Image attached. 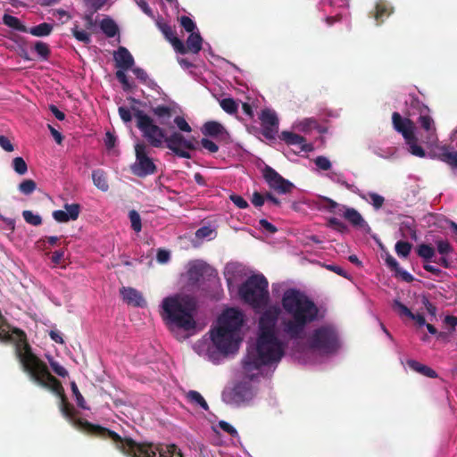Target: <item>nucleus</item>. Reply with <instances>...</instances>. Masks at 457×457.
<instances>
[{
    "instance_id": "nucleus-40",
    "label": "nucleus",
    "mask_w": 457,
    "mask_h": 457,
    "mask_svg": "<svg viewBox=\"0 0 457 457\" xmlns=\"http://www.w3.org/2000/svg\"><path fill=\"white\" fill-rule=\"evenodd\" d=\"M36 188L37 184L32 179H25L19 185V190L26 195L32 194Z\"/></svg>"
},
{
    "instance_id": "nucleus-6",
    "label": "nucleus",
    "mask_w": 457,
    "mask_h": 457,
    "mask_svg": "<svg viewBox=\"0 0 457 457\" xmlns=\"http://www.w3.org/2000/svg\"><path fill=\"white\" fill-rule=\"evenodd\" d=\"M80 424L95 433L96 436L103 439L112 440L116 447L128 457H157L158 445L152 443H137L132 438H122L116 432L102 427L92 424L89 421H80Z\"/></svg>"
},
{
    "instance_id": "nucleus-17",
    "label": "nucleus",
    "mask_w": 457,
    "mask_h": 457,
    "mask_svg": "<svg viewBox=\"0 0 457 457\" xmlns=\"http://www.w3.org/2000/svg\"><path fill=\"white\" fill-rule=\"evenodd\" d=\"M213 270L205 262L201 261H195L189 263L187 271L188 282L191 285H196L205 276H211Z\"/></svg>"
},
{
    "instance_id": "nucleus-41",
    "label": "nucleus",
    "mask_w": 457,
    "mask_h": 457,
    "mask_svg": "<svg viewBox=\"0 0 457 457\" xmlns=\"http://www.w3.org/2000/svg\"><path fill=\"white\" fill-rule=\"evenodd\" d=\"M22 216L25 221L30 225L39 226L42 224V218L38 214H34L31 211H23Z\"/></svg>"
},
{
    "instance_id": "nucleus-22",
    "label": "nucleus",
    "mask_w": 457,
    "mask_h": 457,
    "mask_svg": "<svg viewBox=\"0 0 457 457\" xmlns=\"http://www.w3.org/2000/svg\"><path fill=\"white\" fill-rule=\"evenodd\" d=\"M279 138L283 140L288 145H295L298 147L299 151H310L311 146L306 144L305 138L294 132L290 131H282Z\"/></svg>"
},
{
    "instance_id": "nucleus-64",
    "label": "nucleus",
    "mask_w": 457,
    "mask_h": 457,
    "mask_svg": "<svg viewBox=\"0 0 457 457\" xmlns=\"http://www.w3.org/2000/svg\"><path fill=\"white\" fill-rule=\"evenodd\" d=\"M421 302L422 304L425 306L427 312L435 317L436 314V307L432 303H430L428 298L425 295H423Z\"/></svg>"
},
{
    "instance_id": "nucleus-24",
    "label": "nucleus",
    "mask_w": 457,
    "mask_h": 457,
    "mask_svg": "<svg viewBox=\"0 0 457 457\" xmlns=\"http://www.w3.org/2000/svg\"><path fill=\"white\" fill-rule=\"evenodd\" d=\"M344 209L343 216L353 226L362 228L367 225L366 221L361 215V213L353 208L342 206Z\"/></svg>"
},
{
    "instance_id": "nucleus-13",
    "label": "nucleus",
    "mask_w": 457,
    "mask_h": 457,
    "mask_svg": "<svg viewBox=\"0 0 457 457\" xmlns=\"http://www.w3.org/2000/svg\"><path fill=\"white\" fill-rule=\"evenodd\" d=\"M262 177L268 186L278 194H287L292 191L294 185L284 179L278 171L269 165L262 169Z\"/></svg>"
},
{
    "instance_id": "nucleus-50",
    "label": "nucleus",
    "mask_w": 457,
    "mask_h": 457,
    "mask_svg": "<svg viewBox=\"0 0 457 457\" xmlns=\"http://www.w3.org/2000/svg\"><path fill=\"white\" fill-rule=\"evenodd\" d=\"M180 25L185 29L187 32L193 33L196 28L195 23L188 16H181L179 18Z\"/></svg>"
},
{
    "instance_id": "nucleus-46",
    "label": "nucleus",
    "mask_w": 457,
    "mask_h": 457,
    "mask_svg": "<svg viewBox=\"0 0 457 457\" xmlns=\"http://www.w3.org/2000/svg\"><path fill=\"white\" fill-rule=\"evenodd\" d=\"M107 0H84L85 6L92 12V13L96 12L100 10L105 4Z\"/></svg>"
},
{
    "instance_id": "nucleus-33",
    "label": "nucleus",
    "mask_w": 457,
    "mask_h": 457,
    "mask_svg": "<svg viewBox=\"0 0 457 457\" xmlns=\"http://www.w3.org/2000/svg\"><path fill=\"white\" fill-rule=\"evenodd\" d=\"M53 25L47 22L40 23L30 29H28V32L34 37H46L49 36L53 31Z\"/></svg>"
},
{
    "instance_id": "nucleus-45",
    "label": "nucleus",
    "mask_w": 457,
    "mask_h": 457,
    "mask_svg": "<svg viewBox=\"0 0 457 457\" xmlns=\"http://www.w3.org/2000/svg\"><path fill=\"white\" fill-rule=\"evenodd\" d=\"M71 32L77 40L87 45L91 42L90 35L84 30H79L77 25L71 29Z\"/></svg>"
},
{
    "instance_id": "nucleus-31",
    "label": "nucleus",
    "mask_w": 457,
    "mask_h": 457,
    "mask_svg": "<svg viewBox=\"0 0 457 457\" xmlns=\"http://www.w3.org/2000/svg\"><path fill=\"white\" fill-rule=\"evenodd\" d=\"M3 23L19 32H28V28L15 16L4 13L3 16Z\"/></svg>"
},
{
    "instance_id": "nucleus-4",
    "label": "nucleus",
    "mask_w": 457,
    "mask_h": 457,
    "mask_svg": "<svg viewBox=\"0 0 457 457\" xmlns=\"http://www.w3.org/2000/svg\"><path fill=\"white\" fill-rule=\"evenodd\" d=\"M217 322V328L211 331L213 345L224 354L237 352L241 342L239 332L244 323L242 312L234 308L227 309Z\"/></svg>"
},
{
    "instance_id": "nucleus-26",
    "label": "nucleus",
    "mask_w": 457,
    "mask_h": 457,
    "mask_svg": "<svg viewBox=\"0 0 457 457\" xmlns=\"http://www.w3.org/2000/svg\"><path fill=\"white\" fill-rule=\"evenodd\" d=\"M92 180L95 187L102 192L109 190L107 173L102 169H96L92 171Z\"/></svg>"
},
{
    "instance_id": "nucleus-61",
    "label": "nucleus",
    "mask_w": 457,
    "mask_h": 457,
    "mask_svg": "<svg viewBox=\"0 0 457 457\" xmlns=\"http://www.w3.org/2000/svg\"><path fill=\"white\" fill-rule=\"evenodd\" d=\"M266 200V195H263L259 192H254L252 196V204L255 207H261L264 204V202Z\"/></svg>"
},
{
    "instance_id": "nucleus-1",
    "label": "nucleus",
    "mask_w": 457,
    "mask_h": 457,
    "mask_svg": "<svg viewBox=\"0 0 457 457\" xmlns=\"http://www.w3.org/2000/svg\"><path fill=\"white\" fill-rule=\"evenodd\" d=\"M280 313L278 305H270L260 316L256 345L248 349L242 361L243 370L251 380L256 377L262 366L278 362L285 354L287 345L277 335Z\"/></svg>"
},
{
    "instance_id": "nucleus-58",
    "label": "nucleus",
    "mask_w": 457,
    "mask_h": 457,
    "mask_svg": "<svg viewBox=\"0 0 457 457\" xmlns=\"http://www.w3.org/2000/svg\"><path fill=\"white\" fill-rule=\"evenodd\" d=\"M201 145L204 149L208 150L210 153L214 154L219 151V146L213 141L208 138H202Z\"/></svg>"
},
{
    "instance_id": "nucleus-48",
    "label": "nucleus",
    "mask_w": 457,
    "mask_h": 457,
    "mask_svg": "<svg viewBox=\"0 0 457 457\" xmlns=\"http://www.w3.org/2000/svg\"><path fill=\"white\" fill-rule=\"evenodd\" d=\"M321 202L323 204V208L326 209L327 211H328L329 212H337L336 211V209H337V208H339V212H341V210H342V207H340L339 204L336 201H334L328 197H326V196L321 197Z\"/></svg>"
},
{
    "instance_id": "nucleus-20",
    "label": "nucleus",
    "mask_w": 457,
    "mask_h": 457,
    "mask_svg": "<svg viewBox=\"0 0 457 457\" xmlns=\"http://www.w3.org/2000/svg\"><path fill=\"white\" fill-rule=\"evenodd\" d=\"M113 57L115 66L123 71L130 70L135 64L132 54L125 46H119L117 51L114 53Z\"/></svg>"
},
{
    "instance_id": "nucleus-34",
    "label": "nucleus",
    "mask_w": 457,
    "mask_h": 457,
    "mask_svg": "<svg viewBox=\"0 0 457 457\" xmlns=\"http://www.w3.org/2000/svg\"><path fill=\"white\" fill-rule=\"evenodd\" d=\"M187 399L193 404L199 405L201 408H203L204 411H208L209 405L204 400V398L202 396V395L195 390H190L187 394Z\"/></svg>"
},
{
    "instance_id": "nucleus-28",
    "label": "nucleus",
    "mask_w": 457,
    "mask_h": 457,
    "mask_svg": "<svg viewBox=\"0 0 457 457\" xmlns=\"http://www.w3.org/2000/svg\"><path fill=\"white\" fill-rule=\"evenodd\" d=\"M153 113L159 119V123L168 126L173 114V110L167 105H157L152 109Z\"/></svg>"
},
{
    "instance_id": "nucleus-21",
    "label": "nucleus",
    "mask_w": 457,
    "mask_h": 457,
    "mask_svg": "<svg viewBox=\"0 0 457 457\" xmlns=\"http://www.w3.org/2000/svg\"><path fill=\"white\" fill-rule=\"evenodd\" d=\"M120 294L124 302L128 304L142 307L145 304V301L142 294L133 287H122L120 289Z\"/></svg>"
},
{
    "instance_id": "nucleus-11",
    "label": "nucleus",
    "mask_w": 457,
    "mask_h": 457,
    "mask_svg": "<svg viewBox=\"0 0 457 457\" xmlns=\"http://www.w3.org/2000/svg\"><path fill=\"white\" fill-rule=\"evenodd\" d=\"M149 149L145 143H137L135 145L136 162L131 166L132 173L139 178H144L156 173L157 167L152 158L148 156Z\"/></svg>"
},
{
    "instance_id": "nucleus-32",
    "label": "nucleus",
    "mask_w": 457,
    "mask_h": 457,
    "mask_svg": "<svg viewBox=\"0 0 457 457\" xmlns=\"http://www.w3.org/2000/svg\"><path fill=\"white\" fill-rule=\"evenodd\" d=\"M158 457H183L176 445H158Z\"/></svg>"
},
{
    "instance_id": "nucleus-39",
    "label": "nucleus",
    "mask_w": 457,
    "mask_h": 457,
    "mask_svg": "<svg viewBox=\"0 0 457 457\" xmlns=\"http://www.w3.org/2000/svg\"><path fill=\"white\" fill-rule=\"evenodd\" d=\"M34 50L44 60H46L51 54L49 46L42 41H37L35 43Z\"/></svg>"
},
{
    "instance_id": "nucleus-10",
    "label": "nucleus",
    "mask_w": 457,
    "mask_h": 457,
    "mask_svg": "<svg viewBox=\"0 0 457 457\" xmlns=\"http://www.w3.org/2000/svg\"><path fill=\"white\" fill-rule=\"evenodd\" d=\"M392 123L394 129L403 136L406 145L409 146V152L412 155L420 158L425 157V150L418 145V137L415 134V123L409 118H403L397 112L392 114Z\"/></svg>"
},
{
    "instance_id": "nucleus-16",
    "label": "nucleus",
    "mask_w": 457,
    "mask_h": 457,
    "mask_svg": "<svg viewBox=\"0 0 457 457\" xmlns=\"http://www.w3.org/2000/svg\"><path fill=\"white\" fill-rule=\"evenodd\" d=\"M416 253L419 257L423 259V269L426 271L430 272L436 277H439L443 274V271L440 269L430 264L431 262L435 261L433 258L435 257L436 253V249L431 245L424 243L419 245L416 248Z\"/></svg>"
},
{
    "instance_id": "nucleus-37",
    "label": "nucleus",
    "mask_w": 457,
    "mask_h": 457,
    "mask_svg": "<svg viewBox=\"0 0 457 457\" xmlns=\"http://www.w3.org/2000/svg\"><path fill=\"white\" fill-rule=\"evenodd\" d=\"M412 248V245L407 241H397L395 245V250L399 257L406 258L409 256Z\"/></svg>"
},
{
    "instance_id": "nucleus-5",
    "label": "nucleus",
    "mask_w": 457,
    "mask_h": 457,
    "mask_svg": "<svg viewBox=\"0 0 457 457\" xmlns=\"http://www.w3.org/2000/svg\"><path fill=\"white\" fill-rule=\"evenodd\" d=\"M162 317L165 323L172 328H182L185 331L195 329L196 322L195 312L196 301L187 295H175L162 301Z\"/></svg>"
},
{
    "instance_id": "nucleus-47",
    "label": "nucleus",
    "mask_w": 457,
    "mask_h": 457,
    "mask_svg": "<svg viewBox=\"0 0 457 457\" xmlns=\"http://www.w3.org/2000/svg\"><path fill=\"white\" fill-rule=\"evenodd\" d=\"M115 76L119 82L121 83L124 91H129L131 89L132 86L128 79L125 71L119 69L116 71Z\"/></svg>"
},
{
    "instance_id": "nucleus-54",
    "label": "nucleus",
    "mask_w": 457,
    "mask_h": 457,
    "mask_svg": "<svg viewBox=\"0 0 457 457\" xmlns=\"http://www.w3.org/2000/svg\"><path fill=\"white\" fill-rule=\"evenodd\" d=\"M442 160L453 168H457V153L447 152L442 154Z\"/></svg>"
},
{
    "instance_id": "nucleus-12",
    "label": "nucleus",
    "mask_w": 457,
    "mask_h": 457,
    "mask_svg": "<svg viewBox=\"0 0 457 457\" xmlns=\"http://www.w3.org/2000/svg\"><path fill=\"white\" fill-rule=\"evenodd\" d=\"M165 143L168 149H170L175 155L181 158L190 159L191 154L186 149H195L192 140L187 139L181 133L177 131L167 136Z\"/></svg>"
},
{
    "instance_id": "nucleus-59",
    "label": "nucleus",
    "mask_w": 457,
    "mask_h": 457,
    "mask_svg": "<svg viewBox=\"0 0 457 457\" xmlns=\"http://www.w3.org/2000/svg\"><path fill=\"white\" fill-rule=\"evenodd\" d=\"M229 198L232 203L240 209H245L248 207V203L241 195H231Z\"/></svg>"
},
{
    "instance_id": "nucleus-9",
    "label": "nucleus",
    "mask_w": 457,
    "mask_h": 457,
    "mask_svg": "<svg viewBox=\"0 0 457 457\" xmlns=\"http://www.w3.org/2000/svg\"><path fill=\"white\" fill-rule=\"evenodd\" d=\"M134 116L137 119V127L150 146L161 148L166 141V131L158 126L154 120L142 110L135 109Z\"/></svg>"
},
{
    "instance_id": "nucleus-38",
    "label": "nucleus",
    "mask_w": 457,
    "mask_h": 457,
    "mask_svg": "<svg viewBox=\"0 0 457 457\" xmlns=\"http://www.w3.org/2000/svg\"><path fill=\"white\" fill-rule=\"evenodd\" d=\"M12 167L19 175H24L28 171V165L22 157H15L12 160Z\"/></svg>"
},
{
    "instance_id": "nucleus-36",
    "label": "nucleus",
    "mask_w": 457,
    "mask_h": 457,
    "mask_svg": "<svg viewBox=\"0 0 457 457\" xmlns=\"http://www.w3.org/2000/svg\"><path fill=\"white\" fill-rule=\"evenodd\" d=\"M220 105L224 112L228 114H236L238 110L237 103L231 97L223 98L220 101Z\"/></svg>"
},
{
    "instance_id": "nucleus-44",
    "label": "nucleus",
    "mask_w": 457,
    "mask_h": 457,
    "mask_svg": "<svg viewBox=\"0 0 457 457\" xmlns=\"http://www.w3.org/2000/svg\"><path fill=\"white\" fill-rule=\"evenodd\" d=\"M64 209L70 220H76L79 218L80 212V205L79 204H66Z\"/></svg>"
},
{
    "instance_id": "nucleus-43",
    "label": "nucleus",
    "mask_w": 457,
    "mask_h": 457,
    "mask_svg": "<svg viewBox=\"0 0 457 457\" xmlns=\"http://www.w3.org/2000/svg\"><path fill=\"white\" fill-rule=\"evenodd\" d=\"M71 388L73 395L76 398V402H77L78 406L79 408H81V409H84V410L88 409L87 406L86 405V401H85L83 395L79 392V388L77 386V384L74 381H72L71 383Z\"/></svg>"
},
{
    "instance_id": "nucleus-49",
    "label": "nucleus",
    "mask_w": 457,
    "mask_h": 457,
    "mask_svg": "<svg viewBox=\"0 0 457 457\" xmlns=\"http://www.w3.org/2000/svg\"><path fill=\"white\" fill-rule=\"evenodd\" d=\"M328 226L340 233H345L348 231L347 226L337 218H330L328 220Z\"/></svg>"
},
{
    "instance_id": "nucleus-30",
    "label": "nucleus",
    "mask_w": 457,
    "mask_h": 457,
    "mask_svg": "<svg viewBox=\"0 0 457 457\" xmlns=\"http://www.w3.org/2000/svg\"><path fill=\"white\" fill-rule=\"evenodd\" d=\"M203 38L199 33H190L186 42L187 53L198 54L202 49Z\"/></svg>"
},
{
    "instance_id": "nucleus-2",
    "label": "nucleus",
    "mask_w": 457,
    "mask_h": 457,
    "mask_svg": "<svg viewBox=\"0 0 457 457\" xmlns=\"http://www.w3.org/2000/svg\"><path fill=\"white\" fill-rule=\"evenodd\" d=\"M16 337L19 338V343L15 345V352L23 371L26 372L30 379L37 385L50 390L60 397V410L62 415L69 419L76 428L96 436L80 424V421H87L86 420L76 418L77 411L74 406L68 402L62 383L50 373L47 365L32 352L27 341L25 332L18 331Z\"/></svg>"
},
{
    "instance_id": "nucleus-19",
    "label": "nucleus",
    "mask_w": 457,
    "mask_h": 457,
    "mask_svg": "<svg viewBox=\"0 0 457 457\" xmlns=\"http://www.w3.org/2000/svg\"><path fill=\"white\" fill-rule=\"evenodd\" d=\"M160 30L162 32L164 37L172 45L176 52L185 54L187 50L182 40L177 36L173 29L167 23H158Z\"/></svg>"
},
{
    "instance_id": "nucleus-7",
    "label": "nucleus",
    "mask_w": 457,
    "mask_h": 457,
    "mask_svg": "<svg viewBox=\"0 0 457 457\" xmlns=\"http://www.w3.org/2000/svg\"><path fill=\"white\" fill-rule=\"evenodd\" d=\"M269 282L262 274L250 276L238 288L241 299L253 308L264 307L270 301Z\"/></svg>"
},
{
    "instance_id": "nucleus-35",
    "label": "nucleus",
    "mask_w": 457,
    "mask_h": 457,
    "mask_svg": "<svg viewBox=\"0 0 457 457\" xmlns=\"http://www.w3.org/2000/svg\"><path fill=\"white\" fill-rule=\"evenodd\" d=\"M392 309L401 317L411 318L413 317V312L398 299H395L392 303Z\"/></svg>"
},
{
    "instance_id": "nucleus-60",
    "label": "nucleus",
    "mask_w": 457,
    "mask_h": 457,
    "mask_svg": "<svg viewBox=\"0 0 457 457\" xmlns=\"http://www.w3.org/2000/svg\"><path fill=\"white\" fill-rule=\"evenodd\" d=\"M218 425L223 431L227 432L231 436H237L238 435L237 429L225 420L219 421Z\"/></svg>"
},
{
    "instance_id": "nucleus-51",
    "label": "nucleus",
    "mask_w": 457,
    "mask_h": 457,
    "mask_svg": "<svg viewBox=\"0 0 457 457\" xmlns=\"http://www.w3.org/2000/svg\"><path fill=\"white\" fill-rule=\"evenodd\" d=\"M49 360V364L53 370V371L57 374L58 376L62 377V378H65L68 376V371L67 370L62 367L59 362L54 361L53 359H48Z\"/></svg>"
},
{
    "instance_id": "nucleus-55",
    "label": "nucleus",
    "mask_w": 457,
    "mask_h": 457,
    "mask_svg": "<svg viewBox=\"0 0 457 457\" xmlns=\"http://www.w3.org/2000/svg\"><path fill=\"white\" fill-rule=\"evenodd\" d=\"M314 163L319 169L322 170H328L331 168L330 161L322 155L316 157L314 159Z\"/></svg>"
},
{
    "instance_id": "nucleus-52",
    "label": "nucleus",
    "mask_w": 457,
    "mask_h": 457,
    "mask_svg": "<svg viewBox=\"0 0 457 457\" xmlns=\"http://www.w3.org/2000/svg\"><path fill=\"white\" fill-rule=\"evenodd\" d=\"M368 195L370 200V204L376 210H378L382 207L385 202V198L382 195L377 193H369Z\"/></svg>"
},
{
    "instance_id": "nucleus-27",
    "label": "nucleus",
    "mask_w": 457,
    "mask_h": 457,
    "mask_svg": "<svg viewBox=\"0 0 457 457\" xmlns=\"http://www.w3.org/2000/svg\"><path fill=\"white\" fill-rule=\"evenodd\" d=\"M393 12V9L384 1L380 0L376 4L375 11L372 17L376 20L377 24L384 21L385 18L389 17Z\"/></svg>"
},
{
    "instance_id": "nucleus-3",
    "label": "nucleus",
    "mask_w": 457,
    "mask_h": 457,
    "mask_svg": "<svg viewBox=\"0 0 457 457\" xmlns=\"http://www.w3.org/2000/svg\"><path fill=\"white\" fill-rule=\"evenodd\" d=\"M281 305L290 317L282 321V329L290 339H303L308 325L320 320V308L306 295L290 288L284 292Z\"/></svg>"
},
{
    "instance_id": "nucleus-63",
    "label": "nucleus",
    "mask_w": 457,
    "mask_h": 457,
    "mask_svg": "<svg viewBox=\"0 0 457 457\" xmlns=\"http://www.w3.org/2000/svg\"><path fill=\"white\" fill-rule=\"evenodd\" d=\"M54 219L58 222H68L70 218L67 215L66 211L57 210L53 212Z\"/></svg>"
},
{
    "instance_id": "nucleus-57",
    "label": "nucleus",
    "mask_w": 457,
    "mask_h": 457,
    "mask_svg": "<svg viewBox=\"0 0 457 457\" xmlns=\"http://www.w3.org/2000/svg\"><path fill=\"white\" fill-rule=\"evenodd\" d=\"M118 112L123 122L128 123L132 120V114L129 108L125 106H120Z\"/></svg>"
},
{
    "instance_id": "nucleus-53",
    "label": "nucleus",
    "mask_w": 457,
    "mask_h": 457,
    "mask_svg": "<svg viewBox=\"0 0 457 457\" xmlns=\"http://www.w3.org/2000/svg\"><path fill=\"white\" fill-rule=\"evenodd\" d=\"M174 123L176 124V126L178 127V129L180 131L187 132V133L192 131L190 125L187 123V121L182 116L175 117Z\"/></svg>"
},
{
    "instance_id": "nucleus-25",
    "label": "nucleus",
    "mask_w": 457,
    "mask_h": 457,
    "mask_svg": "<svg viewBox=\"0 0 457 457\" xmlns=\"http://www.w3.org/2000/svg\"><path fill=\"white\" fill-rule=\"evenodd\" d=\"M407 365L413 371H416L417 373H420L427 378H437V373L433 369L419 362L418 361L412 359L407 360Z\"/></svg>"
},
{
    "instance_id": "nucleus-15",
    "label": "nucleus",
    "mask_w": 457,
    "mask_h": 457,
    "mask_svg": "<svg viewBox=\"0 0 457 457\" xmlns=\"http://www.w3.org/2000/svg\"><path fill=\"white\" fill-rule=\"evenodd\" d=\"M262 134L268 139H274L278 129V119L275 112L265 109L262 112Z\"/></svg>"
},
{
    "instance_id": "nucleus-29",
    "label": "nucleus",
    "mask_w": 457,
    "mask_h": 457,
    "mask_svg": "<svg viewBox=\"0 0 457 457\" xmlns=\"http://www.w3.org/2000/svg\"><path fill=\"white\" fill-rule=\"evenodd\" d=\"M99 27L107 37H113L119 34L118 25L110 17L103 19L99 23Z\"/></svg>"
},
{
    "instance_id": "nucleus-14",
    "label": "nucleus",
    "mask_w": 457,
    "mask_h": 457,
    "mask_svg": "<svg viewBox=\"0 0 457 457\" xmlns=\"http://www.w3.org/2000/svg\"><path fill=\"white\" fill-rule=\"evenodd\" d=\"M411 107L416 109L420 116L418 118V123H420V127L428 132L429 135H433L436 132L435 122L432 117L430 116L429 108L425 105L417 97H413L411 101Z\"/></svg>"
},
{
    "instance_id": "nucleus-18",
    "label": "nucleus",
    "mask_w": 457,
    "mask_h": 457,
    "mask_svg": "<svg viewBox=\"0 0 457 457\" xmlns=\"http://www.w3.org/2000/svg\"><path fill=\"white\" fill-rule=\"evenodd\" d=\"M436 246L437 253L441 255L440 258L435 260L434 262L436 264L449 269L453 265V258L452 255L454 252L453 246L447 240H436Z\"/></svg>"
},
{
    "instance_id": "nucleus-8",
    "label": "nucleus",
    "mask_w": 457,
    "mask_h": 457,
    "mask_svg": "<svg viewBox=\"0 0 457 457\" xmlns=\"http://www.w3.org/2000/svg\"><path fill=\"white\" fill-rule=\"evenodd\" d=\"M307 343L311 349L327 354L337 352L340 346L337 331L328 324L313 329Z\"/></svg>"
},
{
    "instance_id": "nucleus-42",
    "label": "nucleus",
    "mask_w": 457,
    "mask_h": 457,
    "mask_svg": "<svg viewBox=\"0 0 457 457\" xmlns=\"http://www.w3.org/2000/svg\"><path fill=\"white\" fill-rule=\"evenodd\" d=\"M129 218L131 222V228L134 231L139 232L142 229L141 218L136 210H131L129 212Z\"/></svg>"
},
{
    "instance_id": "nucleus-56",
    "label": "nucleus",
    "mask_w": 457,
    "mask_h": 457,
    "mask_svg": "<svg viewBox=\"0 0 457 457\" xmlns=\"http://www.w3.org/2000/svg\"><path fill=\"white\" fill-rule=\"evenodd\" d=\"M64 250H57L52 253L50 259L54 267L62 264L64 262Z\"/></svg>"
},
{
    "instance_id": "nucleus-23",
    "label": "nucleus",
    "mask_w": 457,
    "mask_h": 457,
    "mask_svg": "<svg viewBox=\"0 0 457 457\" xmlns=\"http://www.w3.org/2000/svg\"><path fill=\"white\" fill-rule=\"evenodd\" d=\"M202 132L204 136L212 137H224L228 136V132L225 128L220 123L214 120L205 122L202 129Z\"/></svg>"
},
{
    "instance_id": "nucleus-62",
    "label": "nucleus",
    "mask_w": 457,
    "mask_h": 457,
    "mask_svg": "<svg viewBox=\"0 0 457 457\" xmlns=\"http://www.w3.org/2000/svg\"><path fill=\"white\" fill-rule=\"evenodd\" d=\"M259 224H260L262 228H263L264 230H266L270 234H274V233H276L278 231V228L273 224H271L270 222H269L265 219L260 220H259Z\"/></svg>"
}]
</instances>
